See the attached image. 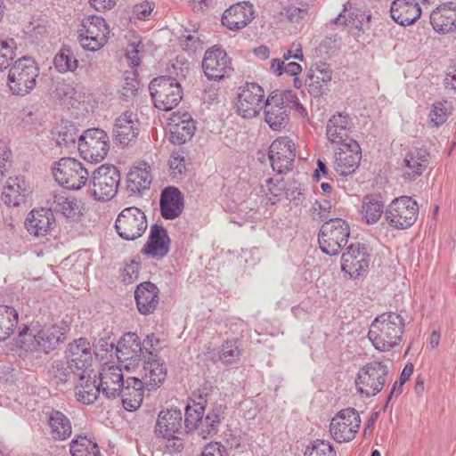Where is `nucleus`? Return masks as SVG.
<instances>
[{"label":"nucleus","mask_w":456,"mask_h":456,"mask_svg":"<svg viewBox=\"0 0 456 456\" xmlns=\"http://www.w3.org/2000/svg\"><path fill=\"white\" fill-rule=\"evenodd\" d=\"M66 321L41 323L33 322L21 328L15 338V346L23 353L47 354L62 343L69 331Z\"/></svg>","instance_id":"nucleus-1"},{"label":"nucleus","mask_w":456,"mask_h":456,"mask_svg":"<svg viewBox=\"0 0 456 456\" xmlns=\"http://www.w3.org/2000/svg\"><path fill=\"white\" fill-rule=\"evenodd\" d=\"M404 325V319L399 314H381L370 323L368 338L376 350L390 352L402 343Z\"/></svg>","instance_id":"nucleus-2"},{"label":"nucleus","mask_w":456,"mask_h":456,"mask_svg":"<svg viewBox=\"0 0 456 456\" xmlns=\"http://www.w3.org/2000/svg\"><path fill=\"white\" fill-rule=\"evenodd\" d=\"M110 32V26L102 16L90 14L79 21L77 40L83 50L95 53L108 45Z\"/></svg>","instance_id":"nucleus-3"},{"label":"nucleus","mask_w":456,"mask_h":456,"mask_svg":"<svg viewBox=\"0 0 456 456\" xmlns=\"http://www.w3.org/2000/svg\"><path fill=\"white\" fill-rule=\"evenodd\" d=\"M305 110L292 91H274L271 93L265 104V120L273 130H281L289 121L291 108Z\"/></svg>","instance_id":"nucleus-4"},{"label":"nucleus","mask_w":456,"mask_h":456,"mask_svg":"<svg viewBox=\"0 0 456 456\" xmlns=\"http://www.w3.org/2000/svg\"><path fill=\"white\" fill-rule=\"evenodd\" d=\"M39 74V67L34 59L20 58L8 71L7 86L13 95L26 96L36 88Z\"/></svg>","instance_id":"nucleus-5"},{"label":"nucleus","mask_w":456,"mask_h":456,"mask_svg":"<svg viewBox=\"0 0 456 456\" xmlns=\"http://www.w3.org/2000/svg\"><path fill=\"white\" fill-rule=\"evenodd\" d=\"M183 434L182 411L174 405L162 408L156 419L155 436L166 444L173 443V446L175 447V451L181 452Z\"/></svg>","instance_id":"nucleus-6"},{"label":"nucleus","mask_w":456,"mask_h":456,"mask_svg":"<svg viewBox=\"0 0 456 456\" xmlns=\"http://www.w3.org/2000/svg\"><path fill=\"white\" fill-rule=\"evenodd\" d=\"M149 90L154 106L163 111L173 110L183 99L182 86L172 77L161 76L152 79Z\"/></svg>","instance_id":"nucleus-7"},{"label":"nucleus","mask_w":456,"mask_h":456,"mask_svg":"<svg viewBox=\"0 0 456 456\" xmlns=\"http://www.w3.org/2000/svg\"><path fill=\"white\" fill-rule=\"evenodd\" d=\"M53 175L60 186L70 191L82 189L89 178L83 163L74 158H61L55 162Z\"/></svg>","instance_id":"nucleus-8"},{"label":"nucleus","mask_w":456,"mask_h":456,"mask_svg":"<svg viewBox=\"0 0 456 456\" xmlns=\"http://www.w3.org/2000/svg\"><path fill=\"white\" fill-rule=\"evenodd\" d=\"M350 235L348 223L341 218L325 222L319 232L318 241L321 250L330 256H337L347 243Z\"/></svg>","instance_id":"nucleus-9"},{"label":"nucleus","mask_w":456,"mask_h":456,"mask_svg":"<svg viewBox=\"0 0 456 456\" xmlns=\"http://www.w3.org/2000/svg\"><path fill=\"white\" fill-rule=\"evenodd\" d=\"M388 370L386 364L379 361L366 363L359 369L354 384L357 392L365 397L378 395L386 384Z\"/></svg>","instance_id":"nucleus-10"},{"label":"nucleus","mask_w":456,"mask_h":456,"mask_svg":"<svg viewBox=\"0 0 456 456\" xmlns=\"http://www.w3.org/2000/svg\"><path fill=\"white\" fill-rule=\"evenodd\" d=\"M419 204L410 196L394 199L385 212L386 220L395 229L405 230L411 227L419 216Z\"/></svg>","instance_id":"nucleus-11"},{"label":"nucleus","mask_w":456,"mask_h":456,"mask_svg":"<svg viewBox=\"0 0 456 456\" xmlns=\"http://www.w3.org/2000/svg\"><path fill=\"white\" fill-rule=\"evenodd\" d=\"M110 146L109 135L100 128H89L78 137L80 156L91 163L102 161L109 153Z\"/></svg>","instance_id":"nucleus-12"},{"label":"nucleus","mask_w":456,"mask_h":456,"mask_svg":"<svg viewBox=\"0 0 456 456\" xmlns=\"http://www.w3.org/2000/svg\"><path fill=\"white\" fill-rule=\"evenodd\" d=\"M119 181L120 175L117 167L111 165H102L91 176L90 194L96 200H109L116 195Z\"/></svg>","instance_id":"nucleus-13"},{"label":"nucleus","mask_w":456,"mask_h":456,"mask_svg":"<svg viewBox=\"0 0 456 456\" xmlns=\"http://www.w3.org/2000/svg\"><path fill=\"white\" fill-rule=\"evenodd\" d=\"M361 426V418L354 408L338 411L330 419V433L338 443H348L354 439Z\"/></svg>","instance_id":"nucleus-14"},{"label":"nucleus","mask_w":456,"mask_h":456,"mask_svg":"<svg viewBox=\"0 0 456 456\" xmlns=\"http://www.w3.org/2000/svg\"><path fill=\"white\" fill-rule=\"evenodd\" d=\"M147 227L148 223L144 212L135 207L124 208L115 222L118 234L127 240H134L141 237Z\"/></svg>","instance_id":"nucleus-15"},{"label":"nucleus","mask_w":456,"mask_h":456,"mask_svg":"<svg viewBox=\"0 0 456 456\" xmlns=\"http://www.w3.org/2000/svg\"><path fill=\"white\" fill-rule=\"evenodd\" d=\"M370 261L371 254L367 246L353 243L342 254L340 266L346 275L356 279L367 273Z\"/></svg>","instance_id":"nucleus-16"},{"label":"nucleus","mask_w":456,"mask_h":456,"mask_svg":"<svg viewBox=\"0 0 456 456\" xmlns=\"http://www.w3.org/2000/svg\"><path fill=\"white\" fill-rule=\"evenodd\" d=\"M265 91L256 83H246L239 88L236 110L244 118H253L263 109Z\"/></svg>","instance_id":"nucleus-17"},{"label":"nucleus","mask_w":456,"mask_h":456,"mask_svg":"<svg viewBox=\"0 0 456 456\" xmlns=\"http://www.w3.org/2000/svg\"><path fill=\"white\" fill-rule=\"evenodd\" d=\"M362 157L359 142L356 140H349L347 143L338 145L335 149L332 167L340 176L353 175L358 169Z\"/></svg>","instance_id":"nucleus-18"},{"label":"nucleus","mask_w":456,"mask_h":456,"mask_svg":"<svg viewBox=\"0 0 456 456\" xmlns=\"http://www.w3.org/2000/svg\"><path fill=\"white\" fill-rule=\"evenodd\" d=\"M202 70L208 80L220 81L228 77L233 69L226 52L221 46L214 45L204 54Z\"/></svg>","instance_id":"nucleus-19"},{"label":"nucleus","mask_w":456,"mask_h":456,"mask_svg":"<svg viewBox=\"0 0 456 456\" xmlns=\"http://www.w3.org/2000/svg\"><path fill=\"white\" fill-rule=\"evenodd\" d=\"M116 355L126 370L136 369L143 355L140 337L134 332L125 333L116 345Z\"/></svg>","instance_id":"nucleus-20"},{"label":"nucleus","mask_w":456,"mask_h":456,"mask_svg":"<svg viewBox=\"0 0 456 456\" xmlns=\"http://www.w3.org/2000/svg\"><path fill=\"white\" fill-rule=\"evenodd\" d=\"M296 145L288 136L275 139L269 148V159L273 169L279 174L289 171L295 160Z\"/></svg>","instance_id":"nucleus-21"},{"label":"nucleus","mask_w":456,"mask_h":456,"mask_svg":"<svg viewBox=\"0 0 456 456\" xmlns=\"http://www.w3.org/2000/svg\"><path fill=\"white\" fill-rule=\"evenodd\" d=\"M94 354L90 342L80 338L69 345V368L76 376L92 373Z\"/></svg>","instance_id":"nucleus-22"},{"label":"nucleus","mask_w":456,"mask_h":456,"mask_svg":"<svg viewBox=\"0 0 456 456\" xmlns=\"http://www.w3.org/2000/svg\"><path fill=\"white\" fill-rule=\"evenodd\" d=\"M256 10L248 1L235 3L226 8L221 17V23L231 31L241 30L255 19Z\"/></svg>","instance_id":"nucleus-23"},{"label":"nucleus","mask_w":456,"mask_h":456,"mask_svg":"<svg viewBox=\"0 0 456 456\" xmlns=\"http://www.w3.org/2000/svg\"><path fill=\"white\" fill-rule=\"evenodd\" d=\"M169 140L174 144H183L193 136L196 125L191 115L186 111H175L167 120Z\"/></svg>","instance_id":"nucleus-24"},{"label":"nucleus","mask_w":456,"mask_h":456,"mask_svg":"<svg viewBox=\"0 0 456 456\" xmlns=\"http://www.w3.org/2000/svg\"><path fill=\"white\" fill-rule=\"evenodd\" d=\"M55 224V218L50 209L33 208L25 218L24 228L35 238H43L50 234Z\"/></svg>","instance_id":"nucleus-25"},{"label":"nucleus","mask_w":456,"mask_h":456,"mask_svg":"<svg viewBox=\"0 0 456 456\" xmlns=\"http://www.w3.org/2000/svg\"><path fill=\"white\" fill-rule=\"evenodd\" d=\"M54 209L72 224H82L87 216L86 204L76 196H55Z\"/></svg>","instance_id":"nucleus-26"},{"label":"nucleus","mask_w":456,"mask_h":456,"mask_svg":"<svg viewBox=\"0 0 456 456\" xmlns=\"http://www.w3.org/2000/svg\"><path fill=\"white\" fill-rule=\"evenodd\" d=\"M429 154L421 148L411 149L403 157L400 166L402 177L406 181H414L426 170Z\"/></svg>","instance_id":"nucleus-27"},{"label":"nucleus","mask_w":456,"mask_h":456,"mask_svg":"<svg viewBox=\"0 0 456 456\" xmlns=\"http://www.w3.org/2000/svg\"><path fill=\"white\" fill-rule=\"evenodd\" d=\"M98 379L102 392L109 398L119 395L120 388L126 380L122 370L114 362L102 364Z\"/></svg>","instance_id":"nucleus-28"},{"label":"nucleus","mask_w":456,"mask_h":456,"mask_svg":"<svg viewBox=\"0 0 456 456\" xmlns=\"http://www.w3.org/2000/svg\"><path fill=\"white\" fill-rule=\"evenodd\" d=\"M351 129V118L346 112H336L327 121L326 138L333 145L347 143L354 140L349 136Z\"/></svg>","instance_id":"nucleus-29"},{"label":"nucleus","mask_w":456,"mask_h":456,"mask_svg":"<svg viewBox=\"0 0 456 456\" xmlns=\"http://www.w3.org/2000/svg\"><path fill=\"white\" fill-rule=\"evenodd\" d=\"M428 0H395L390 7L392 19L402 26L413 24L421 15L420 4Z\"/></svg>","instance_id":"nucleus-30"},{"label":"nucleus","mask_w":456,"mask_h":456,"mask_svg":"<svg viewBox=\"0 0 456 456\" xmlns=\"http://www.w3.org/2000/svg\"><path fill=\"white\" fill-rule=\"evenodd\" d=\"M29 195V187L23 177H9L1 191L2 201L9 208L25 204Z\"/></svg>","instance_id":"nucleus-31"},{"label":"nucleus","mask_w":456,"mask_h":456,"mask_svg":"<svg viewBox=\"0 0 456 456\" xmlns=\"http://www.w3.org/2000/svg\"><path fill=\"white\" fill-rule=\"evenodd\" d=\"M142 381L148 390L160 387L167 376L165 362L158 355L148 357L142 364Z\"/></svg>","instance_id":"nucleus-32"},{"label":"nucleus","mask_w":456,"mask_h":456,"mask_svg":"<svg viewBox=\"0 0 456 456\" xmlns=\"http://www.w3.org/2000/svg\"><path fill=\"white\" fill-rule=\"evenodd\" d=\"M145 385L143 381L135 377L126 379L120 388L119 395L122 397V404L126 411H134L140 408L144 397Z\"/></svg>","instance_id":"nucleus-33"},{"label":"nucleus","mask_w":456,"mask_h":456,"mask_svg":"<svg viewBox=\"0 0 456 456\" xmlns=\"http://www.w3.org/2000/svg\"><path fill=\"white\" fill-rule=\"evenodd\" d=\"M430 23L439 33H451L456 29V4H440L430 13Z\"/></svg>","instance_id":"nucleus-34"},{"label":"nucleus","mask_w":456,"mask_h":456,"mask_svg":"<svg viewBox=\"0 0 456 456\" xmlns=\"http://www.w3.org/2000/svg\"><path fill=\"white\" fill-rule=\"evenodd\" d=\"M152 180L151 168L145 161H138L126 175V187L134 193L149 190Z\"/></svg>","instance_id":"nucleus-35"},{"label":"nucleus","mask_w":456,"mask_h":456,"mask_svg":"<svg viewBox=\"0 0 456 456\" xmlns=\"http://www.w3.org/2000/svg\"><path fill=\"white\" fill-rule=\"evenodd\" d=\"M114 135L122 144H128L134 140L139 132V124L136 115L126 111L117 118L114 126Z\"/></svg>","instance_id":"nucleus-36"},{"label":"nucleus","mask_w":456,"mask_h":456,"mask_svg":"<svg viewBox=\"0 0 456 456\" xmlns=\"http://www.w3.org/2000/svg\"><path fill=\"white\" fill-rule=\"evenodd\" d=\"M135 300L138 311L142 314L153 313L159 304V290L151 282H142L135 290Z\"/></svg>","instance_id":"nucleus-37"},{"label":"nucleus","mask_w":456,"mask_h":456,"mask_svg":"<svg viewBox=\"0 0 456 456\" xmlns=\"http://www.w3.org/2000/svg\"><path fill=\"white\" fill-rule=\"evenodd\" d=\"M183 208V197L181 191L175 187L166 188L160 198L161 215L166 219L177 217Z\"/></svg>","instance_id":"nucleus-38"},{"label":"nucleus","mask_w":456,"mask_h":456,"mask_svg":"<svg viewBox=\"0 0 456 456\" xmlns=\"http://www.w3.org/2000/svg\"><path fill=\"white\" fill-rule=\"evenodd\" d=\"M170 240L167 231L159 226L151 227L149 240L143 249V253L153 257H163L169 250Z\"/></svg>","instance_id":"nucleus-39"},{"label":"nucleus","mask_w":456,"mask_h":456,"mask_svg":"<svg viewBox=\"0 0 456 456\" xmlns=\"http://www.w3.org/2000/svg\"><path fill=\"white\" fill-rule=\"evenodd\" d=\"M332 79V71L324 65H315L310 68L307 72L305 86L308 92L319 96L323 94L325 87Z\"/></svg>","instance_id":"nucleus-40"},{"label":"nucleus","mask_w":456,"mask_h":456,"mask_svg":"<svg viewBox=\"0 0 456 456\" xmlns=\"http://www.w3.org/2000/svg\"><path fill=\"white\" fill-rule=\"evenodd\" d=\"M92 373L83 374L78 377V382L76 386V396L77 401L85 403H93L102 391L99 383L96 384L95 376L92 378Z\"/></svg>","instance_id":"nucleus-41"},{"label":"nucleus","mask_w":456,"mask_h":456,"mask_svg":"<svg viewBox=\"0 0 456 456\" xmlns=\"http://www.w3.org/2000/svg\"><path fill=\"white\" fill-rule=\"evenodd\" d=\"M50 435L53 439L63 441L71 435V424L69 419L60 411H53L48 419Z\"/></svg>","instance_id":"nucleus-42"},{"label":"nucleus","mask_w":456,"mask_h":456,"mask_svg":"<svg viewBox=\"0 0 456 456\" xmlns=\"http://www.w3.org/2000/svg\"><path fill=\"white\" fill-rule=\"evenodd\" d=\"M19 314L15 308L0 305V342L7 340L17 328Z\"/></svg>","instance_id":"nucleus-43"},{"label":"nucleus","mask_w":456,"mask_h":456,"mask_svg":"<svg viewBox=\"0 0 456 456\" xmlns=\"http://www.w3.org/2000/svg\"><path fill=\"white\" fill-rule=\"evenodd\" d=\"M383 212L384 204L380 197L368 195L363 199L361 214L367 224H376L380 219Z\"/></svg>","instance_id":"nucleus-44"},{"label":"nucleus","mask_w":456,"mask_h":456,"mask_svg":"<svg viewBox=\"0 0 456 456\" xmlns=\"http://www.w3.org/2000/svg\"><path fill=\"white\" fill-rule=\"evenodd\" d=\"M284 180L281 177L269 178L261 185L262 201L265 204H275L285 191Z\"/></svg>","instance_id":"nucleus-45"},{"label":"nucleus","mask_w":456,"mask_h":456,"mask_svg":"<svg viewBox=\"0 0 456 456\" xmlns=\"http://www.w3.org/2000/svg\"><path fill=\"white\" fill-rule=\"evenodd\" d=\"M72 456H101L98 444L87 436H78L70 443Z\"/></svg>","instance_id":"nucleus-46"},{"label":"nucleus","mask_w":456,"mask_h":456,"mask_svg":"<svg viewBox=\"0 0 456 456\" xmlns=\"http://www.w3.org/2000/svg\"><path fill=\"white\" fill-rule=\"evenodd\" d=\"M452 111V104L447 101L435 102L428 115L429 124L434 127H439L444 124Z\"/></svg>","instance_id":"nucleus-47"},{"label":"nucleus","mask_w":456,"mask_h":456,"mask_svg":"<svg viewBox=\"0 0 456 456\" xmlns=\"http://www.w3.org/2000/svg\"><path fill=\"white\" fill-rule=\"evenodd\" d=\"M127 45L126 46V56L133 67L138 66L143 56V45L139 35L129 32L126 35Z\"/></svg>","instance_id":"nucleus-48"},{"label":"nucleus","mask_w":456,"mask_h":456,"mask_svg":"<svg viewBox=\"0 0 456 456\" xmlns=\"http://www.w3.org/2000/svg\"><path fill=\"white\" fill-rule=\"evenodd\" d=\"M222 411L220 408H215L209 411L201 422L199 435L206 439L214 436L217 431L222 420Z\"/></svg>","instance_id":"nucleus-49"},{"label":"nucleus","mask_w":456,"mask_h":456,"mask_svg":"<svg viewBox=\"0 0 456 456\" xmlns=\"http://www.w3.org/2000/svg\"><path fill=\"white\" fill-rule=\"evenodd\" d=\"M53 64L59 72L66 73L76 70L78 61L69 48H61L55 55Z\"/></svg>","instance_id":"nucleus-50"},{"label":"nucleus","mask_w":456,"mask_h":456,"mask_svg":"<svg viewBox=\"0 0 456 456\" xmlns=\"http://www.w3.org/2000/svg\"><path fill=\"white\" fill-rule=\"evenodd\" d=\"M205 414V407L199 403L187 405L184 414V424L189 431L200 430L203 417Z\"/></svg>","instance_id":"nucleus-51"},{"label":"nucleus","mask_w":456,"mask_h":456,"mask_svg":"<svg viewBox=\"0 0 456 456\" xmlns=\"http://www.w3.org/2000/svg\"><path fill=\"white\" fill-rule=\"evenodd\" d=\"M17 45L13 38L0 37V72L9 67L16 56Z\"/></svg>","instance_id":"nucleus-52"},{"label":"nucleus","mask_w":456,"mask_h":456,"mask_svg":"<svg viewBox=\"0 0 456 456\" xmlns=\"http://www.w3.org/2000/svg\"><path fill=\"white\" fill-rule=\"evenodd\" d=\"M139 88V81L135 70L126 71L120 84V92L126 98L135 96Z\"/></svg>","instance_id":"nucleus-53"},{"label":"nucleus","mask_w":456,"mask_h":456,"mask_svg":"<svg viewBox=\"0 0 456 456\" xmlns=\"http://www.w3.org/2000/svg\"><path fill=\"white\" fill-rule=\"evenodd\" d=\"M304 456H336V451L329 441L315 440L306 447Z\"/></svg>","instance_id":"nucleus-54"},{"label":"nucleus","mask_w":456,"mask_h":456,"mask_svg":"<svg viewBox=\"0 0 456 456\" xmlns=\"http://www.w3.org/2000/svg\"><path fill=\"white\" fill-rule=\"evenodd\" d=\"M240 354L238 342L236 340H228L222 345L219 359L224 363H232L240 358Z\"/></svg>","instance_id":"nucleus-55"},{"label":"nucleus","mask_w":456,"mask_h":456,"mask_svg":"<svg viewBox=\"0 0 456 456\" xmlns=\"http://www.w3.org/2000/svg\"><path fill=\"white\" fill-rule=\"evenodd\" d=\"M168 165L169 174L174 179H181L187 171L185 159L179 152L171 155Z\"/></svg>","instance_id":"nucleus-56"},{"label":"nucleus","mask_w":456,"mask_h":456,"mask_svg":"<svg viewBox=\"0 0 456 456\" xmlns=\"http://www.w3.org/2000/svg\"><path fill=\"white\" fill-rule=\"evenodd\" d=\"M77 137V129L73 125H69L59 129L56 141L60 145L69 146L76 142Z\"/></svg>","instance_id":"nucleus-57"},{"label":"nucleus","mask_w":456,"mask_h":456,"mask_svg":"<svg viewBox=\"0 0 456 456\" xmlns=\"http://www.w3.org/2000/svg\"><path fill=\"white\" fill-rule=\"evenodd\" d=\"M140 273V263L134 260H131L129 263H126L123 269L121 270V279L126 284H131L136 281L139 278Z\"/></svg>","instance_id":"nucleus-58"},{"label":"nucleus","mask_w":456,"mask_h":456,"mask_svg":"<svg viewBox=\"0 0 456 456\" xmlns=\"http://www.w3.org/2000/svg\"><path fill=\"white\" fill-rule=\"evenodd\" d=\"M155 8V4L150 1H143L133 7V18L140 20H148Z\"/></svg>","instance_id":"nucleus-59"},{"label":"nucleus","mask_w":456,"mask_h":456,"mask_svg":"<svg viewBox=\"0 0 456 456\" xmlns=\"http://www.w3.org/2000/svg\"><path fill=\"white\" fill-rule=\"evenodd\" d=\"M142 354L145 357L147 356L148 358L158 355L157 353L159 346V339L154 333L148 334L144 340L142 341Z\"/></svg>","instance_id":"nucleus-60"},{"label":"nucleus","mask_w":456,"mask_h":456,"mask_svg":"<svg viewBox=\"0 0 456 456\" xmlns=\"http://www.w3.org/2000/svg\"><path fill=\"white\" fill-rule=\"evenodd\" d=\"M200 456H228V452L220 442H210L203 447Z\"/></svg>","instance_id":"nucleus-61"},{"label":"nucleus","mask_w":456,"mask_h":456,"mask_svg":"<svg viewBox=\"0 0 456 456\" xmlns=\"http://www.w3.org/2000/svg\"><path fill=\"white\" fill-rule=\"evenodd\" d=\"M308 5L305 4L302 8L296 6H289L286 9V15L289 21L298 23L308 15Z\"/></svg>","instance_id":"nucleus-62"},{"label":"nucleus","mask_w":456,"mask_h":456,"mask_svg":"<svg viewBox=\"0 0 456 456\" xmlns=\"http://www.w3.org/2000/svg\"><path fill=\"white\" fill-rule=\"evenodd\" d=\"M336 201H333L332 199L316 200L313 206L314 212L317 213L320 217H326L330 213Z\"/></svg>","instance_id":"nucleus-63"},{"label":"nucleus","mask_w":456,"mask_h":456,"mask_svg":"<svg viewBox=\"0 0 456 456\" xmlns=\"http://www.w3.org/2000/svg\"><path fill=\"white\" fill-rule=\"evenodd\" d=\"M445 89L456 94V67H450L444 77Z\"/></svg>","instance_id":"nucleus-64"}]
</instances>
